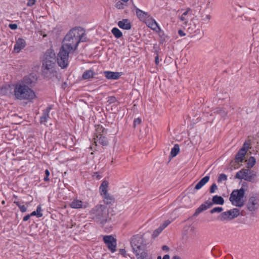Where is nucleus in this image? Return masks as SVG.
Returning <instances> with one entry per match:
<instances>
[{
  "label": "nucleus",
  "mask_w": 259,
  "mask_h": 259,
  "mask_svg": "<svg viewBox=\"0 0 259 259\" xmlns=\"http://www.w3.org/2000/svg\"><path fill=\"white\" fill-rule=\"evenodd\" d=\"M45 175L46 177L44 178V180L45 181L48 182L49 181V177L50 176V171L48 169H46Z\"/></svg>",
  "instance_id": "obj_43"
},
{
  "label": "nucleus",
  "mask_w": 259,
  "mask_h": 259,
  "mask_svg": "<svg viewBox=\"0 0 259 259\" xmlns=\"http://www.w3.org/2000/svg\"><path fill=\"white\" fill-rule=\"evenodd\" d=\"M103 240L111 252H115L117 245L116 239L111 235H107L104 236Z\"/></svg>",
  "instance_id": "obj_11"
},
{
  "label": "nucleus",
  "mask_w": 259,
  "mask_h": 259,
  "mask_svg": "<svg viewBox=\"0 0 259 259\" xmlns=\"http://www.w3.org/2000/svg\"><path fill=\"white\" fill-rule=\"evenodd\" d=\"M119 253L123 256L126 257V250L125 249H120L119 250Z\"/></svg>",
  "instance_id": "obj_48"
},
{
  "label": "nucleus",
  "mask_w": 259,
  "mask_h": 259,
  "mask_svg": "<svg viewBox=\"0 0 259 259\" xmlns=\"http://www.w3.org/2000/svg\"><path fill=\"white\" fill-rule=\"evenodd\" d=\"M14 203L19 208L21 212H24L27 211V207L24 205L22 204L20 202L18 201H15L14 202Z\"/></svg>",
  "instance_id": "obj_35"
},
{
  "label": "nucleus",
  "mask_w": 259,
  "mask_h": 259,
  "mask_svg": "<svg viewBox=\"0 0 259 259\" xmlns=\"http://www.w3.org/2000/svg\"><path fill=\"white\" fill-rule=\"evenodd\" d=\"M73 52H69L68 49L61 47L57 57H56V61H57L58 65L62 69L65 68L67 67L69 63V54Z\"/></svg>",
  "instance_id": "obj_8"
},
{
  "label": "nucleus",
  "mask_w": 259,
  "mask_h": 259,
  "mask_svg": "<svg viewBox=\"0 0 259 259\" xmlns=\"http://www.w3.org/2000/svg\"><path fill=\"white\" fill-rule=\"evenodd\" d=\"M30 217H32V216L31 215V214H27V215H25V216L23 218V221L24 222H26V221H28V220L30 219Z\"/></svg>",
  "instance_id": "obj_49"
},
{
  "label": "nucleus",
  "mask_w": 259,
  "mask_h": 259,
  "mask_svg": "<svg viewBox=\"0 0 259 259\" xmlns=\"http://www.w3.org/2000/svg\"><path fill=\"white\" fill-rule=\"evenodd\" d=\"M135 9L136 15L140 21L145 23L151 16L148 12H144L137 7Z\"/></svg>",
  "instance_id": "obj_12"
},
{
  "label": "nucleus",
  "mask_w": 259,
  "mask_h": 259,
  "mask_svg": "<svg viewBox=\"0 0 259 259\" xmlns=\"http://www.w3.org/2000/svg\"><path fill=\"white\" fill-rule=\"evenodd\" d=\"M172 259H178V257L176 255L173 256Z\"/></svg>",
  "instance_id": "obj_55"
},
{
  "label": "nucleus",
  "mask_w": 259,
  "mask_h": 259,
  "mask_svg": "<svg viewBox=\"0 0 259 259\" xmlns=\"http://www.w3.org/2000/svg\"><path fill=\"white\" fill-rule=\"evenodd\" d=\"M125 6L124 2H123L121 0L118 1L115 4V7L117 9H123Z\"/></svg>",
  "instance_id": "obj_34"
},
{
  "label": "nucleus",
  "mask_w": 259,
  "mask_h": 259,
  "mask_svg": "<svg viewBox=\"0 0 259 259\" xmlns=\"http://www.w3.org/2000/svg\"><path fill=\"white\" fill-rule=\"evenodd\" d=\"M104 132H106V130L102 125H98L96 126V133H95L96 136L102 135V133H104Z\"/></svg>",
  "instance_id": "obj_31"
},
{
  "label": "nucleus",
  "mask_w": 259,
  "mask_h": 259,
  "mask_svg": "<svg viewBox=\"0 0 259 259\" xmlns=\"http://www.w3.org/2000/svg\"><path fill=\"white\" fill-rule=\"evenodd\" d=\"M223 210V208L222 207H216L212 209L210 212L211 213H214L215 212H221Z\"/></svg>",
  "instance_id": "obj_40"
},
{
  "label": "nucleus",
  "mask_w": 259,
  "mask_h": 259,
  "mask_svg": "<svg viewBox=\"0 0 259 259\" xmlns=\"http://www.w3.org/2000/svg\"><path fill=\"white\" fill-rule=\"evenodd\" d=\"M155 62L156 64H158L159 62V58L158 56H156L155 58Z\"/></svg>",
  "instance_id": "obj_52"
},
{
  "label": "nucleus",
  "mask_w": 259,
  "mask_h": 259,
  "mask_svg": "<svg viewBox=\"0 0 259 259\" xmlns=\"http://www.w3.org/2000/svg\"><path fill=\"white\" fill-rule=\"evenodd\" d=\"M209 180V177L205 176L195 186V189L199 190Z\"/></svg>",
  "instance_id": "obj_26"
},
{
  "label": "nucleus",
  "mask_w": 259,
  "mask_h": 259,
  "mask_svg": "<svg viewBox=\"0 0 259 259\" xmlns=\"http://www.w3.org/2000/svg\"><path fill=\"white\" fill-rule=\"evenodd\" d=\"M227 176L224 174H222L219 175L218 181L219 183H221L223 181H225L227 180Z\"/></svg>",
  "instance_id": "obj_39"
},
{
  "label": "nucleus",
  "mask_w": 259,
  "mask_h": 259,
  "mask_svg": "<svg viewBox=\"0 0 259 259\" xmlns=\"http://www.w3.org/2000/svg\"><path fill=\"white\" fill-rule=\"evenodd\" d=\"M26 45V41L24 39L19 38L14 45V50L16 52L19 53L22 49L25 47Z\"/></svg>",
  "instance_id": "obj_17"
},
{
  "label": "nucleus",
  "mask_w": 259,
  "mask_h": 259,
  "mask_svg": "<svg viewBox=\"0 0 259 259\" xmlns=\"http://www.w3.org/2000/svg\"><path fill=\"white\" fill-rule=\"evenodd\" d=\"M250 141H246L244 142L243 147L241 148V149L244 150L246 152L248 149L250 148Z\"/></svg>",
  "instance_id": "obj_36"
},
{
  "label": "nucleus",
  "mask_w": 259,
  "mask_h": 259,
  "mask_svg": "<svg viewBox=\"0 0 259 259\" xmlns=\"http://www.w3.org/2000/svg\"><path fill=\"white\" fill-rule=\"evenodd\" d=\"M181 62H182L184 64H186L188 62L187 59V58H183L181 59Z\"/></svg>",
  "instance_id": "obj_51"
},
{
  "label": "nucleus",
  "mask_w": 259,
  "mask_h": 259,
  "mask_svg": "<svg viewBox=\"0 0 259 259\" xmlns=\"http://www.w3.org/2000/svg\"><path fill=\"white\" fill-rule=\"evenodd\" d=\"M111 32L117 38H120L122 36V32L116 27L113 28L111 30Z\"/></svg>",
  "instance_id": "obj_29"
},
{
  "label": "nucleus",
  "mask_w": 259,
  "mask_h": 259,
  "mask_svg": "<svg viewBox=\"0 0 259 259\" xmlns=\"http://www.w3.org/2000/svg\"><path fill=\"white\" fill-rule=\"evenodd\" d=\"M235 178L238 179H244L246 181H250V176H249V170L243 169L237 172Z\"/></svg>",
  "instance_id": "obj_16"
},
{
  "label": "nucleus",
  "mask_w": 259,
  "mask_h": 259,
  "mask_svg": "<svg viewBox=\"0 0 259 259\" xmlns=\"http://www.w3.org/2000/svg\"><path fill=\"white\" fill-rule=\"evenodd\" d=\"M117 25L119 28L124 30H128L132 28V24L130 20L127 19H123L118 21Z\"/></svg>",
  "instance_id": "obj_20"
},
{
  "label": "nucleus",
  "mask_w": 259,
  "mask_h": 259,
  "mask_svg": "<svg viewBox=\"0 0 259 259\" xmlns=\"http://www.w3.org/2000/svg\"><path fill=\"white\" fill-rule=\"evenodd\" d=\"M211 19V16L210 15H206L205 17L203 19V20L205 22H208Z\"/></svg>",
  "instance_id": "obj_47"
},
{
  "label": "nucleus",
  "mask_w": 259,
  "mask_h": 259,
  "mask_svg": "<svg viewBox=\"0 0 259 259\" xmlns=\"http://www.w3.org/2000/svg\"><path fill=\"white\" fill-rule=\"evenodd\" d=\"M52 109V106H49L46 109L43 111L42 115L40 118L41 123H45L50 118V112Z\"/></svg>",
  "instance_id": "obj_21"
},
{
  "label": "nucleus",
  "mask_w": 259,
  "mask_h": 259,
  "mask_svg": "<svg viewBox=\"0 0 259 259\" xmlns=\"http://www.w3.org/2000/svg\"><path fill=\"white\" fill-rule=\"evenodd\" d=\"M209 202L212 203V206L214 204L223 205L224 203V200L221 196L215 195L212 197L211 201L209 200Z\"/></svg>",
  "instance_id": "obj_25"
},
{
  "label": "nucleus",
  "mask_w": 259,
  "mask_h": 259,
  "mask_svg": "<svg viewBox=\"0 0 259 259\" xmlns=\"http://www.w3.org/2000/svg\"><path fill=\"white\" fill-rule=\"evenodd\" d=\"M178 153V144H175L174 148L171 149V152H170V156L171 157H174L176 156Z\"/></svg>",
  "instance_id": "obj_33"
},
{
  "label": "nucleus",
  "mask_w": 259,
  "mask_h": 259,
  "mask_svg": "<svg viewBox=\"0 0 259 259\" xmlns=\"http://www.w3.org/2000/svg\"><path fill=\"white\" fill-rule=\"evenodd\" d=\"M162 249L163 250H164V251H167L168 250V247L166 245H163L162 247Z\"/></svg>",
  "instance_id": "obj_53"
},
{
  "label": "nucleus",
  "mask_w": 259,
  "mask_h": 259,
  "mask_svg": "<svg viewBox=\"0 0 259 259\" xmlns=\"http://www.w3.org/2000/svg\"><path fill=\"white\" fill-rule=\"evenodd\" d=\"M56 56L52 49L48 50L42 57V73L46 77L51 78L56 73Z\"/></svg>",
  "instance_id": "obj_2"
},
{
  "label": "nucleus",
  "mask_w": 259,
  "mask_h": 259,
  "mask_svg": "<svg viewBox=\"0 0 259 259\" xmlns=\"http://www.w3.org/2000/svg\"><path fill=\"white\" fill-rule=\"evenodd\" d=\"M246 152L243 149H240L236 155L235 159L237 162H242Z\"/></svg>",
  "instance_id": "obj_27"
},
{
  "label": "nucleus",
  "mask_w": 259,
  "mask_h": 259,
  "mask_svg": "<svg viewBox=\"0 0 259 259\" xmlns=\"http://www.w3.org/2000/svg\"><path fill=\"white\" fill-rule=\"evenodd\" d=\"M157 259H161V257L160 256H158L157 257ZM162 259H169V255L168 254H165V255H164V256L163 257V258Z\"/></svg>",
  "instance_id": "obj_50"
},
{
  "label": "nucleus",
  "mask_w": 259,
  "mask_h": 259,
  "mask_svg": "<svg viewBox=\"0 0 259 259\" xmlns=\"http://www.w3.org/2000/svg\"><path fill=\"white\" fill-rule=\"evenodd\" d=\"M35 2L36 0H28L27 6L28 7H32L35 4Z\"/></svg>",
  "instance_id": "obj_44"
},
{
  "label": "nucleus",
  "mask_w": 259,
  "mask_h": 259,
  "mask_svg": "<svg viewBox=\"0 0 259 259\" xmlns=\"http://www.w3.org/2000/svg\"><path fill=\"white\" fill-rule=\"evenodd\" d=\"M131 245L134 253L139 255L145 248L143 239L141 235L133 236L131 239Z\"/></svg>",
  "instance_id": "obj_7"
},
{
  "label": "nucleus",
  "mask_w": 259,
  "mask_h": 259,
  "mask_svg": "<svg viewBox=\"0 0 259 259\" xmlns=\"http://www.w3.org/2000/svg\"><path fill=\"white\" fill-rule=\"evenodd\" d=\"M103 73L107 79L111 80L118 79L122 74V72L110 71H105Z\"/></svg>",
  "instance_id": "obj_15"
},
{
  "label": "nucleus",
  "mask_w": 259,
  "mask_h": 259,
  "mask_svg": "<svg viewBox=\"0 0 259 259\" xmlns=\"http://www.w3.org/2000/svg\"><path fill=\"white\" fill-rule=\"evenodd\" d=\"M163 231L162 229L160 227H158L157 229L155 230L153 232L152 236H153V238H156L158 236V235Z\"/></svg>",
  "instance_id": "obj_37"
},
{
  "label": "nucleus",
  "mask_w": 259,
  "mask_h": 259,
  "mask_svg": "<svg viewBox=\"0 0 259 259\" xmlns=\"http://www.w3.org/2000/svg\"><path fill=\"white\" fill-rule=\"evenodd\" d=\"M246 206L248 211H256L259 208V196L257 194L250 196L248 198Z\"/></svg>",
  "instance_id": "obj_9"
},
{
  "label": "nucleus",
  "mask_w": 259,
  "mask_h": 259,
  "mask_svg": "<svg viewBox=\"0 0 259 259\" xmlns=\"http://www.w3.org/2000/svg\"><path fill=\"white\" fill-rule=\"evenodd\" d=\"M212 206V203L209 202V200L205 201L204 203L202 204L198 208H197L194 214V216H197L202 211L207 209Z\"/></svg>",
  "instance_id": "obj_18"
},
{
  "label": "nucleus",
  "mask_w": 259,
  "mask_h": 259,
  "mask_svg": "<svg viewBox=\"0 0 259 259\" xmlns=\"http://www.w3.org/2000/svg\"><path fill=\"white\" fill-rule=\"evenodd\" d=\"M170 221L166 220L160 225L159 227H160L162 229V230H163L166 227H167L170 224Z\"/></svg>",
  "instance_id": "obj_41"
},
{
  "label": "nucleus",
  "mask_w": 259,
  "mask_h": 259,
  "mask_svg": "<svg viewBox=\"0 0 259 259\" xmlns=\"http://www.w3.org/2000/svg\"><path fill=\"white\" fill-rule=\"evenodd\" d=\"M218 187L215 184H213L211 185L210 188V193H213L215 192V191L217 189Z\"/></svg>",
  "instance_id": "obj_42"
},
{
  "label": "nucleus",
  "mask_w": 259,
  "mask_h": 259,
  "mask_svg": "<svg viewBox=\"0 0 259 259\" xmlns=\"http://www.w3.org/2000/svg\"><path fill=\"white\" fill-rule=\"evenodd\" d=\"M14 95L18 100L28 101H31L36 97L34 92L30 87L20 83L15 85Z\"/></svg>",
  "instance_id": "obj_3"
},
{
  "label": "nucleus",
  "mask_w": 259,
  "mask_h": 259,
  "mask_svg": "<svg viewBox=\"0 0 259 259\" xmlns=\"http://www.w3.org/2000/svg\"><path fill=\"white\" fill-rule=\"evenodd\" d=\"M108 182L107 181H104L100 186L99 190L101 195L102 196L105 194L108 193L107 188L108 187Z\"/></svg>",
  "instance_id": "obj_24"
},
{
  "label": "nucleus",
  "mask_w": 259,
  "mask_h": 259,
  "mask_svg": "<svg viewBox=\"0 0 259 259\" xmlns=\"http://www.w3.org/2000/svg\"><path fill=\"white\" fill-rule=\"evenodd\" d=\"M245 190L243 188L233 190L230 196L231 203L237 207H241L245 203Z\"/></svg>",
  "instance_id": "obj_6"
},
{
  "label": "nucleus",
  "mask_w": 259,
  "mask_h": 259,
  "mask_svg": "<svg viewBox=\"0 0 259 259\" xmlns=\"http://www.w3.org/2000/svg\"><path fill=\"white\" fill-rule=\"evenodd\" d=\"M240 213L239 210L237 208L231 209L229 210L222 212L219 218L221 221L231 220L237 218Z\"/></svg>",
  "instance_id": "obj_10"
},
{
  "label": "nucleus",
  "mask_w": 259,
  "mask_h": 259,
  "mask_svg": "<svg viewBox=\"0 0 259 259\" xmlns=\"http://www.w3.org/2000/svg\"><path fill=\"white\" fill-rule=\"evenodd\" d=\"M42 211L40 205H38L35 211H33L30 214L31 216H36L37 218H40L42 216V213L41 212Z\"/></svg>",
  "instance_id": "obj_30"
},
{
  "label": "nucleus",
  "mask_w": 259,
  "mask_h": 259,
  "mask_svg": "<svg viewBox=\"0 0 259 259\" xmlns=\"http://www.w3.org/2000/svg\"><path fill=\"white\" fill-rule=\"evenodd\" d=\"M96 73L92 69L85 71L82 74V77L84 79H89L94 77Z\"/></svg>",
  "instance_id": "obj_28"
},
{
  "label": "nucleus",
  "mask_w": 259,
  "mask_h": 259,
  "mask_svg": "<svg viewBox=\"0 0 259 259\" xmlns=\"http://www.w3.org/2000/svg\"><path fill=\"white\" fill-rule=\"evenodd\" d=\"M141 122V119L140 118H137L135 119L134 122V126H135L137 125L140 124Z\"/></svg>",
  "instance_id": "obj_45"
},
{
  "label": "nucleus",
  "mask_w": 259,
  "mask_h": 259,
  "mask_svg": "<svg viewBox=\"0 0 259 259\" xmlns=\"http://www.w3.org/2000/svg\"><path fill=\"white\" fill-rule=\"evenodd\" d=\"M184 55L185 56H186V52L185 51H182L181 52V55Z\"/></svg>",
  "instance_id": "obj_54"
},
{
  "label": "nucleus",
  "mask_w": 259,
  "mask_h": 259,
  "mask_svg": "<svg viewBox=\"0 0 259 259\" xmlns=\"http://www.w3.org/2000/svg\"><path fill=\"white\" fill-rule=\"evenodd\" d=\"M37 78L35 74H30L28 75L25 76L21 81L19 83H23L27 85L28 87H31V84L35 82Z\"/></svg>",
  "instance_id": "obj_13"
},
{
  "label": "nucleus",
  "mask_w": 259,
  "mask_h": 259,
  "mask_svg": "<svg viewBox=\"0 0 259 259\" xmlns=\"http://www.w3.org/2000/svg\"><path fill=\"white\" fill-rule=\"evenodd\" d=\"M70 206L75 209L85 208L87 207V203L78 199H74L70 203Z\"/></svg>",
  "instance_id": "obj_19"
},
{
  "label": "nucleus",
  "mask_w": 259,
  "mask_h": 259,
  "mask_svg": "<svg viewBox=\"0 0 259 259\" xmlns=\"http://www.w3.org/2000/svg\"><path fill=\"white\" fill-rule=\"evenodd\" d=\"M145 23L148 27L156 32H158L160 30L157 23L151 16L147 20Z\"/></svg>",
  "instance_id": "obj_14"
},
{
  "label": "nucleus",
  "mask_w": 259,
  "mask_h": 259,
  "mask_svg": "<svg viewBox=\"0 0 259 259\" xmlns=\"http://www.w3.org/2000/svg\"><path fill=\"white\" fill-rule=\"evenodd\" d=\"M90 213L93 219L101 224H104L108 218V210L102 204H97L91 209Z\"/></svg>",
  "instance_id": "obj_5"
},
{
  "label": "nucleus",
  "mask_w": 259,
  "mask_h": 259,
  "mask_svg": "<svg viewBox=\"0 0 259 259\" xmlns=\"http://www.w3.org/2000/svg\"><path fill=\"white\" fill-rule=\"evenodd\" d=\"M84 30L80 27L71 29L65 36L61 47L68 49L69 52H74L78 47L80 41H85L84 38Z\"/></svg>",
  "instance_id": "obj_1"
},
{
  "label": "nucleus",
  "mask_w": 259,
  "mask_h": 259,
  "mask_svg": "<svg viewBox=\"0 0 259 259\" xmlns=\"http://www.w3.org/2000/svg\"><path fill=\"white\" fill-rule=\"evenodd\" d=\"M94 139L96 145H97V143L100 144L103 146H106L108 144L107 139L104 136H103V135H97Z\"/></svg>",
  "instance_id": "obj_22"
},
{
  "label": "nucleus",
  "mask_w": 259,
  "mask_h": 259,
  "mask_svg": "<svg viewBox=\"0 0 259 259\" xmlns=\"http://www.w3.org/2000/svg\"><path fill=\"white\" fill-rule=\"evenodd\" d=\"M103 200L104 203L107 205L112 204L114 203V197L109 193L105 194L102 196Z\"/></svg>",
  "instance_id": "obj_23"
},
{
  "label": "nucleus",
  "mask_w": 259,
  "mask_h": 259,
  "mask_svg": "<svg viewBox=\"0 0 259 259\" xmlns=\"http://www.w3.org/2000/svg\"><path fill=\"white\" fill-rule=\"evenodd\" d=\"M121 1H122L123 2H124V3H126L129 0H121Z\"/></svg>",
  "instance_id": "obj_56"
},
{
  "label": "nucleus",
  "mask_w": 259,
  "mask_h": 259,
  "mask_svg": "<svg viewBox=\"0 0 259 259\" xmlns=\"http://www.w3.org/2000/svg\"><path fill=\"white\" fill-rule=\"evenodd\" d=\"M10 28L12 30H15L17 28L18 26L16 24H10L9 25Z\"/></svg>",
  "instance_id": "obj_46"
},
{
  "label": "nucleus",
  "mask_w": 259,
  "mask_h": 259,
  "mask_svg": "<svg viewBox=\"0 0 259 259\" xmlns=\"http://www.w3.org/2000/svg\"><path fill=\"white\" fill-rule=\"evenodd\" d=\"M181 16L179 17V35L183 36L186 35V32L192 33V31L189 27V20L192 18V10L190 8L181 11Z\"/></svg>",
  "instance_id": "obj_4"
},
{
  "label": "nucleus",
  "mask_w": 259,
  "mask_h": 259,
  "mask_svg": "<svg viewBox=\"0 0 259 259\" xmlns=\"http://www.w3.org/2000/svg\"><path fill=\"white\" fill-rule=\"evenodd\" d=\"M247 166L248 168L252 167L256 162L255 159L253 157H249L247 160H246Z\"/></svg>",
  "instance_id": "obj_32"
},
{
  "label": "nucleus",
  "mask_w": 259,
  "mask_h": 259,
  "mask_svg": "<svg viewBox=\"0 0 259 259\" xmlns=\"http://www.w3.org/2000/svg\"><path fill=\"white\" fill-rule=\"evenodd\" d=\"M117 101V99L114 96H109L107 98V102L109 104H113Z\"/></svg>",
  "instance_id": "obj_38"
}]
</instances>
